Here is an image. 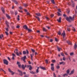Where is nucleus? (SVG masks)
<instances>
[{
	"mask_svg": "<svg viewBox=\"0 0 77 77\" xmlns=\"http://www.w3.org/2000/svg\"><path fill=\"white\" fill-rule=\"evenodd\" d=\"M74 19V16H73L72 17H69V18L68 17H67L66 18V20L68 21H69V22H70V20H73Z\"/></svg>",
	"mask_w": 77,
	"mask_h": 77,
	"instance_id": "f257e3e1",
	"label": "nucleus"
},
{
	"mask_svg": "<svg viewBox=\"0 0 77 77\" xmlns=\"http://www.w3.org/2000/svg\"><path fill=\"white\" fill-rule=\"evenodd\" d=\"M3 62H4V64H5L6 65H8V60H6V59H4L3 60Z\"/></svg>",
	"mask_w": 77,
	"mask_h": 77,
	"instance_id": "f03ea898",
	"label": "nucleus"
},
{
	"mask_svg": "<svg viewBox=\"0 0 77 77\" xmlns=\"http://www.w3.org/2000/svg\"><path fill=\"white\" fill-rule=\"evenodd\" d=\"M51 69L52 71H54V64H51Z\"/></svg>",
	"mask_w": 77,
	"mask_h": 77,
	"instance_id": "7ed1b4c3",
	"label": "nucleus"
},
{
	"mask_svg": "<svg viewBox=\"0 0 77 77\" xmlns=\"http://www.w3.org/2000/svg\"><path fill=\"white\" fill-rule=\"evenodd\" d=\"M26 56H24L23 58H22V60H23L24 62H26Z\"/></svg>",
	"mask_w": 77,
	"mask_h": 77,
	"instance_id": "20e7f679",
	"label": "nucleus"
},
{
	"mask_svg": "<svg viewBox=\"0 0 77 77\" xmlns=\"http://www.w3.org/2000/svg\"><path fill=\"white\" fill-rule=\"evenodd\" d=\"M27 68H29V69L30 71H32V66H31L30 65H27Z\"/></svg>",
	"mask_w": 77,
	"mask_h": 77,
	"instance_id": "39448f33",
	"label": "nucleus"
},
{
	"mask_svg": "<svg viewBox=\"0 0 77 77\" xmlns=\"http://www.w3.org/2000/svg\"><path fill=\"white\" fill-rule=\"evenodd\" d=\"M72 3V6L73 8H74V6H75V4L74 3V2L72 0H71V1Z\"/></svg>",
	"mask_w": 77,
	"mask_h": 77,
	"instance_id": "423d86ee",
	"label": "nucleus"
},
{
	"mask_svg": "<svg viewBox=\"0 0 77 77\" xmlns=\"http://www.w3.org/2000/svg\"><path fill=\"white\" fill-rule=\"evenodd\" d=\"M61 35L62 36H63V38H65V32L64 31H63V32L62 33Z\"/></svg>",
	"mask_w": 77,
	"mask_h": 77,
	"instance_id": "0eeeda50",
	"label": "nucleus"
},
{
	"mask_svg": "<svg viewBox=\"0 0 77 77\" xmlns=\"http://www.w3.org/2000/svg\"><path fill=\"white\" fill-rule=\"evenodd\" d=\"M5 23H6L7 27H9V22H8V21L6 20L5 22Z\"/></svg>",
	"mask_w": 77,
	"mask_h": 77,
	"instance_id": "6e6552de",
	"label": "nucleus"
},
{
	"mask_svg": "<svg viewBox=\"0 0 77 77\" xmlns=\"http://www.w3.org/2000/svg\"><path fill=\"white\" fill-rule=\"evenodd\" d=\"M18 71L19 72V73H20V75H23V73H22V72L21 71V70H20L18 69Z\"/></svg>",
	"mask_w": 77,
	"mask_h": 77,
	"instance_id": "1a4fd4ad",
	"label": "nucleus"
},
{
	"mask_svg": "<svg viewBox=\"0 0 77 77\" xmlns=\"http://www.w3.org/2000/svg\"><path fill=\"white\" fill-rule=\"evenodd\" d=\"M17 64L18 65V67L19 68H21V64L20 63V62L17 61Z\"/></svg>",
	"mask_w": 77,
	"mask_h": 77,
	"instance_id": "9d476101",
	"label": "nucleus"
},
{
	"mask_svg": "<svg viewBox=\"0 0 77 77\" xmlns=\"http://www.w3.org/2000/svg\"><path fill=\"white\" fill-rule=\"evenodd\" d=\"M12 1L16 4V5H18V2L16 0H12Z\"/></svg>",
	"mask_w": 77,
	"mask_h": 77,
	"instance_id": "9b49d317",
	"label": "nucleus"
},
{
	"mask_svg": "<svg viewBox=\"0 0 77 77\" xmlns=\"http://www.w3.org/2000/svg\"><path fill=\"white\" fill-rule=\"evenodd\" d=\"M57 21L59 23H61V17H60L59 19H57Z\"/></svg>",
	"mask_w": 77,
	"mask_h": 77,
	"instance_id": "f8f14e48",
	"label": "nucleus"
},
{
	"mask_svg": "<svg viewBox=\"0 0 77 77\" xmlns=\"http://www.w3.org/2000/svg\"><path fill=\"white\" fill-rule=\"evenodd\" d=\"M23 28L25 29H26V30H28V28L27 27V26H26V25H24L23 26Z\"/></svg>",
	"mask_w": 77,
	"mask_h": 77,
	"instance_id": "ddd939ff",
	"label": "nucleus"
},
{
	"mask_svg": "<svg viewBox=\"0 0 77 77\" xmlns=\"http://www.w3.org/2000/svg\"><path fill=\"white\" fill-rule=\"evenodd\" d=\"M16 54H17V56H19V53L18 52V49H16Z\"/></svg>",
	"mask_w": 77,
	"mask_h": 77,
	"instance_id": "4468645a",
	"label": "nucleus"
},
{
	"mask_svg": "<svg viewBox=\"0 0 77 77\" xmlns=\"http://www.w3.org/2000/svg\"><path fill=\"white\" fill-rule=\"evenodd\" d=\"M62 64H63V65H65V62H61L60 63V65H62Z\"/></svg>",
	"mask_w": 77,
	"mask_h": 77,
	"instance_id": "2eb2a0df",
	"label": "nucleus"
},
{
	"mask_svg": "<svg viewBox=\"0 0 77 77\" xmlns=\"http://www.w3.org/2000/svg\"><path fill=\"white\" fill-rule=\"evenodd\" d=\"M40 68H41V69H42L43 70H45V69H46L45 68V67H44L43 66H40Z\"/></svg>",
	"mask_w": 77,
	"mask_h": 77,
	"instance_id": "dca6fc26",
	"label": "nucleus"
},
{
	"mask_svg": "<svg viewBox=\"0 0 77 77\" xmlns=\"http://www.w3.org/2000/svg\"><path fill=\"white\" fill-rule=\"evenodd\" d=\"M6 17L8 18L9 19H10V18H11V17H10L9 16V15H8V14H6Z\"/></svg>",
	"mask_w": 77,
	"mask_h": 77,
	"instance_id": "f3484780",
	"label": "nucleus"
},
{
	"mask_svg": "<svg viewBox=\"0 0 77 77\" xmlns=\"http://www.w3.org/2000/svg\"><path fill=\"white\" fill-rule=\"evenodd\" d=\"M35 18H37L38 21H40V19H39V17L36 16H35Z\"/></svg>",
	"mask_w": 77,
	"mask_h": 77,
	"instance_id": "a211bd4d",
	"label": "nucleus"
},
{
	"mask_svg": "<svg viewBox=\"0 0 77 77\" xmlns=\"http://www.w3.org/2000/svg\"><path fill=\"white\" fill-rule=\"evenodd\" d=\"M39 67H38L37 69L36 70V73H38L39 72Z\"/></svg>",
	"mask_w": 77,
	"mask_h": 77,
	"instance_id": "6ab92c4d",
	"label": "nucleus"
},
{
	"mask_svg": "<svg viewBox=\"0 0 77 77\" xmlns=\"http://www.w3.org/2000/svg\"><path fill=\"white\" fill-rule=\"evenodd\" d=\"M57 49L59 51H60V50H61L62 49L60 48H59V47L57 46Z\"/></svg>",
	"mask_w": 77,
	"mask_h": 77,
	"instance_id": "aec40b11",
	"label": "nucleus"
},
{
	"mask_svg": "<svg viewBox=\"0 0 77 77\" xmlns=\"http://www.w3.org/2000/svg\"><path fill=\"white\" fill-rule=\"evenodd\" d=\"M1 9L3 12V13H5V9L4 8H3V7H2L1 8Z\"/></svg>",
	"mask_w": 77,
	"mask_h": 77,
	"instance_id": "412c9836",
	"label": "nucleus"
},
{
	"mask_svg": "<svg viewBox=\"0 0 77 77\" xmlns=\"http://www.w3.org/2000/svg\"><path fill=\"white\" fill-rule=\"evenodd\" d=\"M35 14L36 15L38 16L39 17H41V14H40V13H36Z\"/></svg>",
	"mask_w": 77,
	"mask_h": 77,
	"instance_id": "4be33fe9",
	"label": "nucleus"
},
{
	"mask_svg": "<svg viewBox=\"0 0 77 77\" xmlns=\"http://www.w3.org/2000/svg\"><path fill=\"white\" fill-rule=\"evenodd\" d=\"M74 70H72L71 71V73L69 74V75H71V74H72L74 73Z\"/></svg>",
	"mask_w": 77,
	"mask_h": 77,
	"instance_id": "5701e85b",
	"label": "nucleus"
},
{
	"mask_svg": "<svg viewBox=\"0 0 77 77\" xmlns=\"http://www.w3.org/2000/svg\"><path fill=\"white\" fill-rule=\"evenodd\" d=\"M21 67L23 69H25V67H24V65L22 64V65Z\"/></svg>",
	"mask_w": 77,
	"mask_h": 77,
	"instance_id": "b1692460",
	"label": "nucleus"
},
{
	"mask_svg": "<svg viewBox=\"0 0 77 77\" xmlns=\"http://www.w3.org/2000/svg\"><path fill=\"white\" fill-rule=\"evenodd\" d=\"M23 5L25 6V7H27V6H28V5L26 4H24Z\"/></svg>",
	"mask_w": 77,
	"mask_h": 77,
	"instance_id": "393cba45",
	"label": "nucleus"
},
{
	"mask_svg": "<svg viewBox=\"0 0 77 77\" xmlns=\"http://www.w3.org/2000/svg\"><path fill=\"white\" fill-rule=\"evenodd\" d=\"M43 30L44 32H46L47 31V29L45 28H43Z\"/></svg>",
	"mask_w": 77,
	"mask_h": 77,
	"instance_id": "a878e982",
	"label": "nucleus"
},
{
	"mask_svg": "<svg viewBox=\"0 0 77 77\" xmlns=\"http://www.w3.org/2000/svg\"><path fill=\"white\" fill-rule=\"evenodd\" d=\"M30 73H31V74H35V73H35L34 72H33V71H30Z\"/></svg>",
	"mask_w": 77,
	"mask_h": 77,
	"instance_id": "bb28decb",
	"label": "nucleus"
},
{
	"mask_svg": "<svg viewBox=\"0 0 77 77\" xmlns=\"http://www.w3.org/2000/svg\"><path fill=\"white\" fill-rule=\"evenodd\" d=\"M68 75L67 74V73H66V74H63V76L64 77H65V76H68Z\"/></svg>",
	"mask_w": 77,
	"mask_h": 77,
	"instance_id": "cd10ccee",
	"label": "nucleus"
},
{
	"mask_svg": "<svg viewBox=\"0 0 77 77\" xmlns=\"http://www.w3.org/2000/svg\"><path fill=\"white\" fill-rule=\"evenodd\" d=\"M77 45L76 44H75V45H74V48H75V49L76 48H77Z\"/></svg>",
	"mask_w": 77,
	"mask_h": 77,
	"instance_id": "c85d7f7f",
	"label": "nucleus"
},
{
	"mask_svg": "<svg viewBox=\"0 0 77 77\" xmlns=\"http://www.w3.org/2000/svg\"><path fill=\"white\" fill-rule=\"evenodd\" d=\"M45 18L47 19V21H49V20H50V19H49V18H48V17L47 16L45 17Z\"/></svg>",
	"mask_w": 77,
	"mask_h": 77,
	"instance_id": "c756f323",
	"label": "nucleus"
},
{
	"mask_svg": "<svg viewBox=\"0 0 77 77\" xmlns=\"http://www.w3.org/2000/svg\"><path fill=\"white\" fill-rule=\"evenodd\" d=\"M31 50L33 53H35V50L33 49H31Z\"/></svg>",
	"mask_w": 77,
	"mask_h": 77,
	"instance_id": "7c9ffc66",
	"label": "nucleus"
},
{
	"mask_svg": "<svg viewBox=\"0 0 77 77\" xmlns=\"http://www.w3.org/2000/svg\"><path fill=\"white\" fill-rule=\"evenodd\" d=\"M23 54H26V51H23Z\"/></svg>",
	"mask_w": 77,
	"mask_h": 77,
	"instance_id": "2f4dec72",
	"label": "nucleus"
},
{
	"mask_svg": "<svg viewBox=\"0 0 77 77\" xmlns=\"http://www.w3.org/2000/svg\"><path fill=\"white\" fill-rule=\"evenodd\" d=\"M51 1L52 3H53V4H54V3H55V2H54V0H51Z\"/></svg>",
	"mask_w": 77,
	"mask_h": 77,
	"instance_id": "473e14b6",
	"label": "nucleus"
},
{
	"mask_svg": "<svg viewBox=\"0 0 77 77\" xmlns=\"http://www.w3.org/2000/svg\"><path fill=\"white\" fill-rule=\"evenodd\" d=\"M66 72H67V74H69V69H68L67 70Z\"/></svg>",
	"mask_w": 77,
	"mask_h": 77,
	"instance_id": "72a5a7b5",
	"label": "nucleus"
},
{
	"mask_svg": "<svg viewBox=\"0 0 77 77\" xmlns=\"http://www.w3.org/2000/svg\"><path fill=\"white\" fill-rule=\"evenodd\" d=\"M17 18L18 21H20V16L19 15H18V17Z\"/></svg>",
	"mask_w": 77,
	"mask_h": 77,
	"instance_id": "f704fd0d",
	"label": "nucleus"
},
{
	"mask_svg": "<svg viewBox=\"0 0 77 77\" xmlns=\"http://www.w3.org/2000/svg\"><path fill=\"white\" fill-rule=\"evenodd\" d=\"M67 44H71V42L70 41H68L67 42Z\"/></svg>",
	"mask_w": 77,
	"mask_h": 77,
	"instance_id": "c9c22d12",
	"label": "nucleus"
},
{
	"mask_svg": "<svg viewBox=\"0 0 77 77\" xmlns=\"http://www.w3.org/2000/svg\"><path fill=\"white\" fill-rule=\"evenodd\" d=\"M58 35H61V32H60V31H58Z\"/></svg>",
	"mask_w": 77,
	"mask_h": 77,
	"instance_id": "e433bc0d",
	"label": "nucleus"
},
{
	"mask_svg": "<svg viewBox=\"0 0 77 77\" xmlns=\"http://www.w3.org/2000/svg\"><path fill=\"white\" fill-rule=\"evenodd\" d=\"M34 54H33V53L32 54H30V56L31 57V58H33V55H34Z\"/></svg>",
	"mask_w": 77,
	"mask_h": 77,
	"instance_id": "4c0bfd02",
	"label": "nucleus"
},
{
	"mask_svg": "<svg viewBox=\"0 0 77 77\" xmlns=\"http://www.w3.org/2000/svg\"><path fill=\"white\" fill-rule=\"evenodd\" d=\"M8 70L9 71V72H12V71H11V69L9 68L8 69Z\"/></svg>",
	"mask_w": 77,
	"mask_h": 77,
	"instance_id": "58836bf2",
	"label": "nucleus"
},
{
	"mask_svg": "<svg viewBox=\"0 0 77 77\" xmlns=\"http://www.w3.org/2000/svg\"><path fill=\"white\" fill-rule=\"evenodd\" d=\"M56 68L57 69H59L60 68V66H56Z\"/></svg>",
	"mask_w": 77,
	"mask_h": 77,
	"instance_id": "ea45409f",
	"label": "nucleus"
},
{
	"mask_svg": "<svg viewBox=\"0 0 77 77\" xmlns=\"http://www.w3.org/2000/svg\"><path fill=\"white\" fill-rule=\"evenodd\" d=\"M57 13L58 14V16H60L61 15V14H60V12H57Z\"/></svg>",
	"mask_w": 77,
	"mask_h": 77,
	"instance_id": "a19ab883",
	"label": "nucleus"
},
{
	"mask_svg": "<svg viewBox=\"0 0 77 77\" xmlns=\"http://www.w3.org/2000/svg\"><path fill=\"white\" fill-rule=\"evenodd\" d=\"M18 14V12H17V11H16L15 12V15H17Z\"/></svg>",
	"mask_w": 77,
	"mask_h": 77,
	"instance_id": "79ce46f5",
	"label": "nucleus"
},
{
	"mask_svg": "<svg viewBox=\"0 0 77 77\" xmlns=\"http://www.w3.org/2000/svg\"><path fill=\"white\" fill-rule=\"evenodd\" d=\"M70 56H73L74 55V53H70Z\"/></svg>",
	"mask_w": 77,
	"mask_h": 77,
	"instance_id": "37998d69",
	"label": "nucleus"
},
{
	"mask_svg": "<svg viewBox=\"0 0 77 77\" xmlns=\"http://www.w3.org/2000/svg\"><path fill=\"white\" fill-rule=\"evenodd\" d=\"M26 53H27L28 54H29V51H28V50L27 49H26Z\"/></svg>",
	"mask_w": 77,
	"mask_h": 77,
	"instance_id": "c03bdc74",
	"label": "nucleus"
},
{
	"mask_svg": "<svg viewBox=\"0 0 77 77\" xmlns=\"http://www.w3.org/2000/svg\"><path fill=\"white\" fill-rule=\"evenodd\" d=\"M52 62V63H54V62H56V60H52L51 61Z\"/></svg>",
	"mask_w": 77,
	"mask_h": 77,
	"instance_id": "a18cd8bd",
	"label": "nucleus"
},
{
	"mask_svg": "<svg viewBox=\"0 0 77 77\" xmlns=\"http://www.w3.org/2000/svg\"><path fill=\"white\" fill-rule=\"evenodd\" d=\"M61 55L62 56H64V54L63 53H61Z\"/></svg>",
	"mask_w": 77,
	"mask_h": 77,
	"instance_id": "49530a36",
	"label": "nucleus"
},
{
	"mask_svg": "<svg viewBox=\"0 0 77 77\" xmlns=\"http://www.w3.org/2000/svg\"><path fill=\"white\" fill-rule=\"evenodd\" d=\"M67 30H68V32H70V28H68L67 29Z\"/></svg>",
	"mask_w": 77,
	"mask_h": 77,
	"instance_id": "de8ad7c7",
	"label": "nucleus"
},
{
	"mask_svg": "<svg viewBox=\"0 0 77 77\" xmlns=\"http://www.w3.org/2000/svg\"><path fill=\"white\" fill-rule=\"evenodd\" d=\"M5 33L6 34V35H8V33L6 31L5 32Z\"/></svg>",
	"mask_w": 77,
	"mask_h": 77,
	"instance_id": "09e8293b",
	"label": "nucleus"
},
{
	"mask_svg": "<svg viewBox=\"0 0 77 77\" xmlns=\"http://www.w3.org/2000/svg\"><path fill=\"white\" fill-rule=\"evenodd\" d=\"M27 15H30V13L29 12H27L26 13Z\"/></svg>",
	"mask_w": 77,
	"mask_h": 77,
	"instance_id": "8fccbe9b",
	"label": "nucleus"
},
{
	"mask_svg": "<svg viewBox=\"0 0 77 77\" xmlns=\"http://www.w3.org/2000/svg\"><path fill=\"white\" fill-rule=\"evenodd\" d=\"M45 62L46 63H48V60H45Z\"/></svg>",
	"mask_w": 77,
	"mask_h": 77,
	"instance_id": "3c124183",
	"label": "nucleus"
},
{
	"mask_svg": "<svg viewBox=\"0 0 77 77\" xmlns=\"http://www.w3.org/2000/svg\"><path fill=\"white\" fill-rule=\"evenodd\" d=\"M63 60H66V58H65V57H63Z\"/></svg>",
	"mask_w": 77,
	"mask_h": 77,
	"instance_id": "603ef678",
	"label": "nucleus"
},
{
	"mask_svg": "<svg viewBox=\"0 0 77 77\" xmlns=\"http://www.w3.org/2000/svg\"><path fill=\"white\" fill-rule=\"evenodd\" d=\"M15 57L14 56H13L12 57V60H15V58H14Z\"/></svg>",
	"mask_w": 77,
	"mask_h": 77,
	"instance_id": "864d4df0",
	"label": "nucleus"
},
{
	"mask_svg": "<svg viewBox=\"0 0 77 77\" xmlns=\"http://www.w3.org/2000/svg\"><path fill=\"white\" fill-rule=\"evenodd\" d=\"M20 26L19 25L18 26H16V28H17V29H18L19 28H20Z\"/></svg>",
	"mask_w": 77,
	"mask_h": 77,
	"instance_id": "5fc2aeb1",
	"label": "nucleus"
},
{
	"mask_svg": "<svg viewBox=\"0 0 77 77\" xmlns=\"http://www.w3.org/2000/svg\"><path fill=\"white\" fill-rule=\"evenodd\" d=\"M54 77H56V75L55 74V73H54Z\"/></svg>",
	"mask_w": 77,
	"mask_h": 77,
	"instance_id": "6e6d98bb",
	"label": "nucleus"
},
{
	"mask_svg": "<svg viewBox=\"0 0 77 77\" xmlns=\"http://www.w3.org/2000/svg\"><path fill=\"white\" fill-rule=\"evenodd\" d=\"M73 32H75V29L74 28H73L72 29Z\"/></svg>",
	"mask_w": 77,
	"mask_h": 77,
	"instance_id": "4d7b16f0",
	"label": "nucleus"
},
{
	"mask_svg": "<svg viewBox=\"0 0 77 77\" xmlns=\"http://www.w3.org/2000/svg\"><path fill=\"white\" fill-rule=\"evenodd\" d=\"M19 9H20L21 10V9H23V8L21 7H19Z\"/></svg>",
	"mask_w": 77,
	"mask_h": 77,
	"instance_id": "13d9d810",
	"label": "nucleus"
},
{
	"mask_svg": "<svg viewBox=\"0 0 77 77\" xmlns=\"http://www.w3.org/2000/svg\"><path fill=\"white\" fill-rule=\"evenodd\" d=\"M28 30L29 32H31V31H32V30H31L30 29H28Z\"/></svg>",
	"mask_w": 77,
	"mask_h": 77,
	"instance_id": "bf43d9fd",
	"label": "nucleus"
},
{
	"mask_svg": "<svg viewBox=\"0 0 77 77\" xmlns=\"http://www.w3.org/2000/svg\"><path fill=\"white\" fill-rule=\"evenodd\" d=\"M51 17H53L54 16V14H51Z\"/></svg>",
	"mask_w": 77,
	"mask_h": 77,
	"instance_id": "052dcab7",
	"label": "nucleus"
},
{
	"mask_svg": "<svg viewBox=\"0 0 77 77\" xmlns=\"http://www.w3.org/2000/svg\"><path fill=\"white\" fill-rule=\"evenodd\" d=\"M12 55L13 56H14V57H15V54H12Z\"/></svg>",
	"mask_w": 77,
	"mask_h": 77,
	"instance_id": "680f3d73",
	"label": "nucleus"
},
{
	"mask_svg": "<svg viewBox=\"0 0 77 77\" xmlns=\"http://www.w3.org/2000/svg\"><path fill=\"white\" fill-rule=\"evenodd\" d=\"M11 12V14H14V12L12 11H11L10 12Z\"/></svg>",
	"mask_w": 77,
	"mask_h": 77,
	"instance_id": "e2e57ef3",
	"label": "nucleus"
},
{
	"mask_svg": "<svg viewBox=\"0 0 77 77\" xmlns=\"http://www.w3.org/2000/svg\"><path fill=\"white\" fill-rule=\"evenodd\" d=\"M64 54H66V55H68V54H67V53L66 52H64Z\"/></svg>",
	"mask_w": 77,
	"mask_h": 77,
	"instance_id": "0e129e2a",
	"label": "nucleus"
},
{
	"mask_svg": "<svg viewBox=\"0 0 77 77\" xmlns=\"http://www.w3.org/2000/svg\"><path fill=\"white\" fill-rule=\"evenodd\" d=\"M58 10L59 11V12H61V11H60V9H58Z\"/></svg>",
	"mask_w": 77,
	"mask_h": 77,
	"instance_id": "69168bd1",
	"label": "nucleus"
},
{
	"mask_svg": "<svg viewBox=\"0 0 77 77\" xmlns=\"http://www.w3.org/2000/svg\"><path fill=\"white\" fill-rule=\"evenodd\" d=\"M55 41H57V42L58 41V40H57V38H55Z\"/></svg>",
	"mask_w": 77,
	"mask_h": 77,
	"instance_id": "338daca9",
	"label": "nucleus"
},
{
	"mask_svg": "<svg viewBox=\"0 0 77 77\" xmlns=\"http://www.w3.org/2000/svg\"><path fill=\"white\" fill-rule=\"evenodd\" d=\"M24 77H29V76L27 75H25Z\"/></svg>",
	"mask_w": 77,
	"mask_h": 77,
	"instance_id": "774afa93",
	"label": "nucleus"
}]
</instances>
